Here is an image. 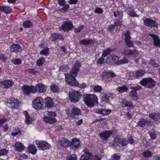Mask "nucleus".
Here are the masks:
<instances>
[{"instance_id":"nucleus-6","label":"nucleus","mask_w":160,"mask_h":160,"mask_svg":"<svg viewBox=\"0 0 160 160\" xmlns=\"http://www.w3.org/2000/svg\"><path fill=\"white\" fill-rule=\"evenodd\" d=\"M153 125V123L151 120L144 118H140L137 124V126L142 128L151 126Z\"/></svg>"},{"instance_id":"nucleus-7","label":"nucleus","mask_w":160,"mask_h":160,"mask_svg":"<svg viewBox=\"0 0 160 160\" xmlns=\"http://www.w3.org/2000/svg\"><path fill=\"white\" fill-rule=\"evenodd\" d=\"M69 96L71 102H77L82 96L80 92L78 91H72V92L69 93Z\"/></svg>"},{"instance_id":"nucleus-48","label":"nucleus","mask_w":160,"mask_h":160,"mask_svg":"<svg viewBox=\"0 0 160 160\" xmlns=\"http://www.w3.org/2000/svg\"><path fill=\"white\" fill-rule=\"evenodd\" d=\"M67 160H77V157L74 154L69 155L66 157Z\"/></svg>"},{"instance_id":"nucleus-63","label":"nucleus","mask_w":160,"mask_h":160,"mask_svg":"<svg viewBox=\"0 0 160 160\" xmlns=\"http://www.w3.org/2000/svg\"><path fill=\"white\" fill-rule=\"evenodd\" d=\"M51 90H58L59 89L58 86L55 84H52L50 86Z\"/></svg>"},{"instance_id":"nucleus-45","label":"nucleus","mask_w":160,"mask_h":160,"mask_svg":"<svg viewBox=\"0 0 160 160\" xmlns=\"http://www.w3.org/2000/svg\"><path fill=\"white\" fill-rule=\"evenodd\" d=\"M11 62L14 64L19 65L21 63L22 61L19 58L13 59L11 60Z\"/></svg>"},{"instance_id":"nucleus-51","label":"nucleus","mask_w":160,"mask_h":160,"mask_svg":"<svg viewBox=\"0 0 160 160\" xmlns=\"http://www.w3.org/2000/svg\"><path fill=\"white\" fill-rule=\"evenodd\" d=\"M110 52V49H108L106 50H104L102 52V56L103 57H105L109 54Z\"/></svg>"},{"instance_id":"nucleus-60","label":"nucleus","mask_w":160,"mask_h":160,"mask_svg":"<svg viewBox=\"0 0 160 160\" xmlns=\"http://www.w3.org/2000/svg\"><path fill=\"white\" fill-rule=\"evenodd\" d=\"M7 59L6 57L4 54H1L0 55V59L2 62H5V60Z\"/></svg>"},{"instance_id":"nucleus-16","label":"nucleus","mask_w":160,"mask_h":160,"mask_svg":"<svg viewBox=\"0 0 160 160\" xmlns=\"http://www.w3.org/2000/svg\"><path fill=\"white\" fill-rule=\"evenodd\" d=\"M13 84V82L11 80H6L1 82L0 86L3 88L8 89L12 86Z\"/></svg>"},{"instance_id":"nucleus-56","label":"nucleus","mask_w":160,"mask_h":160,"mask_svg":"<svg viewBox=\"0 0 160 160\" xmlns=\"http://www.w3.org/2000/svg\"><path fill=\"white\" fill-rule=\"evenodd\" d=\"M84 28L83 25H81L80 27H78L75 29L74 32L75 33H78L81 31Z\"/></svg>"},{"instance_id":"nucleus-15","label":"nucleus","mask_w":160,"mask_h":160,"mask_svg":"<svg viewBox=\"0 0 160 160\" xmlns=\"http://www.w3.org/2000/svg\"><path fill=\"white\" fill-rule=\"evenodd\" d=\"M130 32L129 31H127L126 33H125V42L127 46L129 47H132L133 45V43L130 39L131 37L130 36Z\"/></svg>"},{"instance_id":"nucleus-28","label":"nucleus","mask_w":160,"mask_h":160,"mask_svg":"<svg viewBox=\"0 0 160 160\" xmlns=\"http://www.w3.org/2000/svg\"><path fill=\"white\" fill-rule=\"evenodd\" d=\"M93 41V40L92 39L86 38L80 41L79 43L85 46H87L88 45L91 44Z\"/></svg>"},{"instance_id":"nucleus-27","label":"nucleus","mask_w":160,"mask_h":160,"mask_svg":"<svg viewBox=\"0 0 160 160\" xmlns=\"http://www.w3.org/2000/svg\"><path fill=\"white\" fill-rule=\"evenodd\" d=\"M60 144L63 147L67 148L69 146H68V143L70 141L68 140L65 138H62L59 140Z\"/></svg>"},{"instance_id":"nucleus-54","label":"nucleus","mask_w":160,"mask_h":160,"mask_svg":"<svg viewBox=\"0 0 160 160\" xmlns=\"http://www.w3.org/2000/svg\"><path fill=\"white\" fill-rule=\"evenodd\" d=\"M10 105L12 109L17 108L18 107V103L17 102V101L12 103H11V104Z\"/></svg>"},{"instance_id":"nucleus-32","label":"nucleus","mask_w":160,"mask_h":160,"mask_svg":"<svg viewBox=\"0 0 160 160\" xmlns=\"http://www.w3.org/2000/svg\"><path fill=\"white\" fill-rule=\"evenodd\" d=\"M58 39L63 40V38L61 35L56 33L53 34L50 38V39L52 41H54Z\"/></svg>"},{"instance_id":"nucleus-26","label":"nucleus","mask_w":160,"mask_h":160,"mask_svg":"<svg viewBox=\"0 0 160 160\" xmlns=\"http://www.w3.org/2000/svg\"><path fill=\"white\" fill-rule=\"evenodd\" d=\"M100 98L102 101L106 102L109 103L110 102V96L105 93H102L99 95Z\"/></svg>"},{"instance_id":"nucleus-42","label":"nucleus","mask_w":160,"mask_h":160,"mask_svg":"<svg viewBox=\"0 0 160 160\" xmlns=\"http://www.w3.org/2000/svg\"><path fill=\"white\" fill-rule=\"evenodd\" d=\"M121 157V156L116 153H114L111 156V160H119Z\"/></svg>"},{"instance_id":"nucleus-41","label":"nucleus","mask_w":160,"mask_h":160,"mask_svg":"<svg viewBox=\"0 0 160 160\" xmlns=\"http://www.w3.org/2000/svg\"><path fill=\"white\" fill-rule=\"evenodd\" d=\"M150 137L152 139H155L156 138V135L155 134V132L154 130H152L151 131H149L148 132Z\"/></svg>"},{"instance_id":"nucleus-10","label":"nucleus","mask_w":160,"mask_h":160,"mask_svg":"<svg viewBox=\"0 0 160 160\" xmlns=\"http://www.w3.org/2000/svg\"><path fill=\"white\" fill-rule=\"evenodd\" d=\"M68 146H69L72 149L79 148L81 147L80 141L78 138H73L72 142L70 141L68 143Z\"/></svg>"},{"instance_id":"nucleus-19","label":"nucleus","mask_w":160,"mask_h":160,"mask_svg":"<svg viewBox=\"0 0 160 160\" xmlns=\"http://www.w3.org/2000/svg\"><path fill=\"white\" fill-rule=\"evenodd\" d=\"M144 23L146 26L150 28L155 26L156 24L154 20L148 18H146L144 20Z\"/></svg>"},{"instance_id":"nucleus-30","label":"nucleus","mask_w":160,"mask_h":160,"mask_svg":"<svg viewBox=\"0 0 160 160\" xmlns=\"http://www.w3.org/2000/svg\"><path fill=\"white\" fill-rule=\"evenodd\" d=\"M102 75L104 77L107 78H112L116 76V74L112 72H102Z\"/></svg>"},{"instance_id":"nucleus-47","label":"nucleus","mask_w":160,"mask_h":160,"mask_svg":"<svg viewBox=\"0 0 160 160\" xmlns=\"http://www.w3.org/2000/svg\"><path fill=\"white\" fill-rule=\"evenodd\" d=\"M69 5L65 4L59 9L60 11L62 12H65L67 11L68 9L69 8Z\"/></svg>"},{"instance_id":"nucleus-29","label":"nucleus","mask_w":160,"mask_h":160,"mask_svg":"<svg viewBox=\"0 0 160 160\" xmlns=\"http://www.w3.org/2000/svg\"><path fill=\"white\" fill-rule=\"evenodd\" d=\"M0 10L6 13H8L12 11V9L10 7L2 6H0Z\"/></svg>"},{"instance_id":"nucleus-55","label":"nucleus","mask_w":160,"mask_h":160,"mask_svg":"<svg viewBox=\"0 0 160 160\" xmlns=\"http://www.w3.org/2000/svg\"><path fill=\"white\" fill-rule=\"evenodd\" d=\"M131 50L130 49H125L123 52V54L131 56Z\"/></svg>"},{"instance_id":"nucleus-17","label":"nucleus","mask_w":160,"mask_h":160,"mask_svg":"<svg viewBox=\"0 0 160 160\" xmlns=\"http://www.w3.org/2000/svg\"><path fill=\"white\" fill-rule=\"evenodd\" d=\"M44 104L46 107L51 108L54 106V104L52 98L47 97L44 99Z\"/></svg>"},{"instance_id":"nucleus-38","label":"nucleus","mask_w":160,"mask_h":160,"mask_svg":"<svg viewBox=\"0 0 160 160\" xmlns=\"http://www.w3.org/2000/svg\"><path fill=\"white\" fill-rule=\"evenodd\" d=\"M24 93L27 95L28 96L31 93H34L35 92L39 93H44L46 91H23Z\"/></svg>"},{"instance_id":"nucleus-50","label":"nucleus","mask_w":160,"mask_h":160,"mask_svg":"<svg viewBox=\"0 0 160 160\" xmlns=\"http://www.w3.org/2000/svg\"><path fill=\"white\" fill-rule=\"evenodd\" d=\"M127 13L131 17H138L139 16L137 14L135 11L130 12L129 11H128L127 12Z\"/></svg>"},{"instance_id":"nucleus-23","label":"nucleus","mask_w":160,"mask_h":160,"mask_svg":"<svg viewBox=\"0 0 160 160\" xmlns=\"http://www.w3.org/2000/svg\"><path fill=\"white\" fill-rule=\"evenodd\" d=\"M37 149L34 145L30 144L29 145L27 148L28 152L32 155H35L37 153Z\"/></svg>"},{"instance_id":"nucleus-36","label":"nucleus","mask_w":160,"mask_h":160,"mask_svg":"<svg viewBox=\"0 0 160 160\" xmlns=\"http://www.w3.org/2000/svg\"><path fill=\"white\" fill-rule=\"evenodd\" d=\"M49 48L48 47H45L40 52V54L45 56L48 55L50 53Z\"/></svg>"},{"instance_id":"nucleus-18","label":"nucleus","mask_w":160,"mask_h":160,"mask_svg":"<svg viewBox=\"0 0 160 160\" xmlns=\"http://www.w3.org/2000/svg\"><path fill=\"white\" fill-rule=\"evenodd\" d=\"M14 148L15 150L18 152H22L25 148L24 146L22 143L18 142H15Z\"/></svg>"},{"instance_id":"nucleus-37","label":"nucleus","mask_w":160,"mask_h":160,"mask_svg":"<svg viewBox=\"0 0 160 160\" xmlns=\"http://www.w3.org/2000/svg\"><path fill=\"white\" fill-rule=\"evenodd\" d=\"M32 22L28 20L24 22L22 24L23 27L25 28H30L32 26Z\"/></svg>"},{"instance_id":"nucleus-61","label":"nucleus","mask_w":160,"mask_h":160,"mask_svg":"<svg viewBox=\"0 0 160 160\" xmlns=\"http://www.w3.org/2000/svg\"><path fill=\"white\" fill-rule=\"evenodd\" d=\"M94 112L100 114H103L102 108L96 109L95 110Z\"/></svg>"},{"instance_id":"nucleus-22","label":"nucleus","mask_w":160,"mask_h":160,"mask_svg":"<svg viewBox=\"0 0 160 160\" xmlns=\"http://www.w3.org/2000/svg\"><path fill=\"white\" fill-rule=\"evenodd\" d=\"M115 142H117L118 144H120L122 147L126 146L128 143V141L126 140L125 138L119 139V138H115L114 139Z\"/></svg>"},{"instance_id":"nucleus-21","label":"nucleus","mask_w":160,"mask_h":160,"mask_svg":"<svg viewBox=\"0 0 160 160\" xmlns=\"http://www.w3.org/2000/svg\"><path fill=\"white\" fill-rule=\"evenodd\" d=\"M149 35L153 40V44L156 47H160V39L159 37L155 34H150Z\"/></svg>"},{"instance_id":"nucleus-39","label":"nucleus","mask_w":160,"mask_h":160,"mask_svg":"<svg viewBox=\"0 0 160 160\" xmlns=\"http://www.w3.org/2000/svg\"><path fill=\"white\" fill-rule=\"evenodd\" d=\"M149 64L150 66L153 67L157 68L160 66V63L158 64L156 61L152 59L150 61Z\"/></svg>"},{"instance_id":"nucleus-8","label":"nucleus","mask_w":160,"mask_h":160,"mask_svg":"<svg viewBox=\"0 0 160 160\" xmlns=\"http://www.w3.org/2000/svg\"><path fill=\"white\" fill-rule=\"evenodd\" d=\"M73 28L74 26L71 21H64L62 26L59 28L60 29L66 32L71 31Z\"/></svg>"},{"instance_id":"nucleus-5","label":"nucleus","mask_w":160,"mask_h":160,"mask_svg":"<svg viewBox=\"0 0 160 160\" xmlns=\"http://www.w3.org/2000/svg\"><path fill=\"white\" fill-rule=\"evenodd\" d=\"M44 103L43 98L40 97L35 98L32 102L33 107L37 110H39L42 108Z\"/></svg>"},{"instance_id":"nucleus-1","label":"nucleus","mask_w":160,"mask_h":160,"mask_svg":"<svg viewBox=\"0 0 160 160\" xmlns=\"http://www.w3.org/2000/svg\"><path fill=\"white\" fill-rule=\"evenodd\" d=\"M80 66V63L77 62L75 63L70 71V73H65V80L66 83L70 86H77L82 89H84L87 85L85 83L79 84L75 78L78 72L79 68Z\"/></svg>"},{"instance_id":"nucleus-43","label":"nucleus","mask_w":160,"mask_h":160,"mask_svg":"<svg viewBox=\"0 0 160 160\" xmlns=\"http://www.w3.org/2000/svg\"><path fill=\"white\" fill-rule=\"evenodd\" d=\"M128 58H124L119 61L118 60V65H120L122 64L128 63Z\"/></svg>"},{"instance_id":"nucleus-40","label":"nucleus","mask_w":160,"mask_h":160,"mask_svg":"<svg viewBox=\"0 0 160 160\" xmlns=\"http://www.w3.org/2000/svg\"><path fill=\"white\" fill-rule=\"evenodd\" d=\"M45 62V58L43 57H41L37 61V64L38 66H41Z\"/></svg>"},{"instance_id":"nucleus-64","label":"nucleus","mask_w":160,"mask_h":160,"mask_svg":"<svg viewBox=\"0 0 160 160\" xmlns=\"http://www.w3.org/2000/svg\"><path fill=\"white\" fill-rule=\"evenodd\" d=\"M115 28V26L113 25H112L108 28V30L109 32H112L114 31Z\"/></svg>"},{"instance_id":"nucleus-25","label":"nucleus","mask_w":160,"mask_h":160,"mask_svg":"<svg viewBox=\"0 0 160 160\" xmlns=\"http://www.w3.org/2000/svg\"><path fill=\"white\" fill-rule=\"evenodd\" d=\"M149 118L155 121H158L160 120V114L156 112L150 113L148 115Z\"/></svg>"},{"instance_id":"nucleus-2","label":"nucleus","mask_w":160,"mask_h":160,"mask_svg":"<svg viewBox=\"0 0 160 160\" xmlns=\"http://www.w3.org/2000/svg\"><path fill=\"white\" fill-rule=\"evenodd\" d=\"M83 100L85 104L89 108L93 107L98 103L97 97L94 94H86L84 97Z\"/></svg>"},{"instance_id":"nucleus-13","label":"nucleus","mask_w":160,"mask_h":160,"mask_svg":"<svg viewBox=\"0 0 160 160\" xmlns=\"http://www.w3.org/2000/svg\"><path fill=\"white\" fill-rule=\"evenodd\" d=\"M121 104L123 107H127V110L129 111L134 108L135 105L131 101H128L126 99H122L121 102Z\"/></svg>"},{"instance_id":"nucleus-44","label":"nucleus","mask_w":160,"mask_h":160,"mask_svg":"<svg viewBox=\"0 0 160 160\" xmlns=\"http://www.w3.org/2000/svg\"><path fill=\"white\" fill-rule=\"evenodd\" d=\"M8 150L6 149H0V156H3L7 155Z\"/></svg>"},{"instance_id":"nucleus-12","label":"nucleus","mask_w":160,"mask_h":160,"mask_svg":"<svg viewBox=\"0 0 160 160\" xmlns=\"http://www.w3.org/2000/svg\"><path fill=\"white\" fill-rule=\"evenodd\" d=\"M119 57L114 55H110L107 57L106 59V61L107 63L111 65L114 64L118 65Z\"/></svg>"},{"instance_id":"nucleus-46","label":"nucleus","mask_w":160,"mask_h":160,"mask_svg":"<svg viewBox=\"0 0 160 160\" xmlns=\"http://www.w3.org/2000/svg\"><path fill=\"white\" fill-rule=\"evenodd\" d=\"M80 160H94L93 158H90L87 155H84L81 156L80 158Z\"/></svg>"},{"instance_id":"nucleus-62","label":"nucleus","mask_w":160,"mask_h":160,"mask_svg":"<svg viewBox=\"0 0 160 160\" xmlns=\"http://www.w3.org/2000/svg\"><path fill=\"white\" fill-rule=\"evenodd\" d=\"M58 3L60 6H62L65 5L66 2L65 0H58Z\"/></svg>"},{"instance_id":"nucleus-20","label":"nucleus","mask_w":160,"mask_h":160,"mask_svg":"<svg viewBox=\"0 0 160 160\" xmlns=\"http://www.w3.org/2000/svg\"><path fill=\"white\" fill-rule=\"evenodd\" d=\"M10 51L11 52H18L22 50V48L18 44H13L10 45Z\"/></svg>"},{"instance_id":"nucleus-57","label":"nucleus","mask_w":160,"mask_h":160,"mask_svg":"<svg viewBox=\"0 0 160 160\" xmlns=\"http://www.w3.org/2000/svg\"><path fill=\"white\" fill-rule=\"evenodd\" d=\"M7 119L5 118H0V127L3 126V124L6 122Z\"/></svg>"},{"instance_id":"nucleus-31","label":"nucleus","mask_w":160,"mask_h":160,"mask_svg":"<svg viewBox=\"0 0 160 160\" xmlns=\"http://www.w3.org/2000/svg\"><path fill=\"white\" fill-rule=\"evenodd\" d=\"M137 91H131L129 94V96L133 100L136 101L139 99L137 92Z\"/></svg>"},{"instance_id":"nucleus-4","label":"nucleus","mask_w":160,"mask_h":160,"mask_svg":"<svg viewBox=\"0 0 160 160\" xmlns=\"http://www.w3.org/2000/svg\"><path fill=\"white\" fill-rule=\"evenodd\" d=\"M47 88V86L41 83L37 84L35 87L32 85H24L22 87V90H34V89L35 90H44Z\"/></svg>"},{"instance_id":"nucleus-9","label":"nucleus","mask_w":160,"mask_h":160,"mask_svg":"<svg viewBox=\"0 0 160 160\" xmlns=\"http://www.w3.org/2000/svg\"><path fill=\"white\" fill-rule=\"evenodd\" d=\"M36 143L38 149L40 150H44L49 149L51 147L50 144L44 141H37Z\"/></svg>"},{"instance_id":"nucleus-34","label":"nucleus","mask_w":160,"mask_h":160,"mask_svg":"<svg viewBox=\"0 0 160 160\" xmlns=\"http://www.w3.org/2000/svg\"><path fill=\"white\" fill-rule=\"evenodd\" d=\"M152 153L149 149L145 150L141 154L143 157L146 158H149L152 157Z\"/></svg>"},{"instance_id":"nucleus-11","label":"nucleus","mask_w":160,"mask_h":160,"mask_svg":"<svg viewBox=\"0 0 160 160\" xmlns=\"http://www.w3.org/2000/svg\"><path fill=\"white\" fill-rule=\"evenodd\" d=\"M113 132L112 130H105L103 132H100L99 134V136L100 138L104 141H107L111 136Z\"/></svg>"},{"instance_id":"nucleus-53","label":"nucleus","mask_w":160,"mask_h":160,"mask_svg":"<svg viewBox=\"0 0 160 160\" xmlns=\"http://www.w3.org/2000/svg\"><path fill=\"white\" fill-rule=\"evenodd\" d=\"M48 115L49 116L48 117H53V118H55L57 116V114L54 112L49 111L48 112Z\"/></svg>"},{"instance_id":"nucleus-58","label":"nucleus","mask_w":160,"mask_h":160,"mask_svg":"<svg viewBox=\"0 0 160 160\" xmlns=\"http://www.w3.org/2000/svg\"><path fill=\"white\" fill-rule=\"evenodd\" d=\"M9 128L8 125L7 123L5 124L2 126V129L4 132H6L8 131Z\"/></svg>"},{"instance_id":"nucleus-52","label":"nucleus","mask_w":160,"mask_h":160,"mask_svg":"<svg viewBox=\"0 0 160 160\" xmlns=\"http://www.w3.org/2000/svg\"><path fill=\"white\" fill-rule=\"evenodd\" d=\"M114 23L117 27L121 26L122 25V22L120 19H117L114 21Z\"/></svg>"},{"instance_id":"nucleus-35","label":"nucleus","mask_w":160,"mask_h":160,"mask_svg":"<svg viewBox=\"0 0 160 160\" xmlns=\"http://www.w3.org/2000/svg\"><path fill=\"white\" fill-rule=\"evenodd\" d=\"M145 71L142 69L137 70L136 71L135 73V78H138L142 77L145 74Z\"/></svg>"},{"instance_id":"nucleus-49","label":"nucleus","mask_w":160,"mask_h":160,"mask_svg":"<svg viewBox=\"0 0 160 160\" xmlns=\"http://www.w3.org/2000/svg\"><path fill=\"white\" fill-rule=\"evenodd\" d=\"M102 111L103 114H102V115L103 116L109 114L112 112L111 110L110 109H102Z\"/></svg>"},{"instance_id":"nucleus-14","label":"nucleus","mask_w":160,"mask_h":160,"mask_svg":"<svg viewBox=\"0 0 160 160\" xmlns=\"http://www.w3.org/2000/svg\"><path fill=\"white\" fill-rule=\"evenodd\" d=\"M81 109L77 108L76 106H73L72 107L71 112H68V114L71 117L74 118L75 115L79 116L82 113Z\"/></svg>"},{"instance_id":"nucleus-3","label":"nucleus","mask_w":160,"mask_h":160,"mask_svg":"<svg viewBox=\"0 0 160 160\" xmlns=\"http://www.w3.org/2000/svg\"><path fill=\"white\" fill-rule=\"evenodd\" d=\"M140 83L145 88L149 89H152L156 86L155 82L151 78H144L140 81Z\"/></svg>"},{"instance_id":"nucleus-59","label":"nucleus","mask_w":160,"mask_h":160,"mask_svg":"<svg viewBox=\"0 0 160 160\" xmlns=\"http://www.w3.org/2000/svg\"><path fill=\"white\" fill-rule=\"evenodd\" d=\"M129 88L125 85H123L122 86L119 87L117 88L118 90H128Z\"/></svg>"},{"instance_id":"nucleus-33","label":"nucleus","mask_w":160,"mask_h":160,"mask_svg":"<svg viewBox=\"0 0 160 160\" xmlns=\"http://www.w3.org/2000/svg\"><path fill=\"white\" fill-rule=\"evenodd\" d=\"M23 114L25 117V122L27 124H30V115L27 111H24L23 112Z\"/></svg>"},{"instance_id":"nucleus-24","label":"nucleus","mask_w":160,"mask_h":160,"mask_svg":"<svg viewBox=\"0 0 160 160\" xmlns=\"http://www.w3.org/2000/svg\"><path fill=\"white\" fill-rule=\"evenodd\" d=\"M43 120L50 124H54L57 122V120L55 118L48 116H45L43 118Z\"/></svg>"}]
</instances>
